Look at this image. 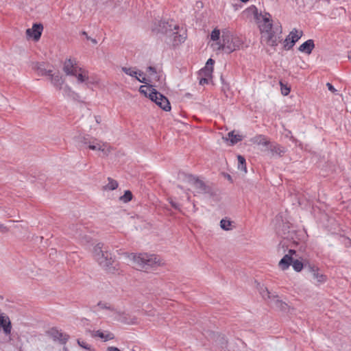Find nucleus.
Segmentation results:
<instances>
[{"instance_id":"42","label":"nucleus","mask_w":351,"mask_h":351,"mask_svg":"<svg viewBox=\"0 0 351 351\" xmlns=\"http://www.w3.org/2000/svg\"><path fill=\"white\" fill-rule=\"evenodd\" d=\"M147 71L150 73L151 75L155 74L156 73V69L153 66H149L147 68Z\"/></svg>"},{"instance_id":"26","label":"nucleus","mask_w":351,"mask_h":351,"mask_svg":"<svg viewBox=\"0 0 351 351\" xmlns=\"http://www.w3.org/2000/svg\"><path fill=\"white\" fill-rule=\"evenodd\" d=\"M108 183L104 186L106 190H114L118 187V183L116 180L108 178Z\"/></svg>"},{"instance_id":"52","label":"nucleus","mask_w":351,"mask_h":351,"mask_svg":"<svg viewBox=\"0 0 351 351\" xmlns=\"http://www.w3.org/2000/svg\"><path fill=\"white\" fill-rule=\"evenodd\" d=\"M193 208H194V209H195V210H196V208H195V204H193Z\"/></svg>"},{"instance_id":"14","label":"nucleus","mask_w":351,"mask_h":351,"mask_svg":"<svg viewBox=\"0 0 351 351\" xmlns=\"http://www.w3.org/2000/svg\"><path fill=\"white\" fill-rule=\"evenodd\" d=\"M215 61L212 58H209L205 66L199 71V75L200 76H205L211 78L213 72V65Z\"/></svg>"},{"instance_id":"22","label":"nucleus","mask_w":351,"mask_h":351,"mask_svg":"<svg viewBox=\"0 0 351 351\" xmlns=\"http://www.w3.org/2000/svg\"><path fill=\"white\" fill-rule=\"evenodd\" d=\"M221 41L223 44L234 43L233 36L228 29H223L221 33Z\"/></svg>"},{"instance_id":"44","label":"nucleus","mask_w":351,"mask_h":351,"mask_svg":"<svg viewBox=\"0 0 351 351\" xmlns=\"http://www.w3.org/2000/svg\"><path fill=\"white\" fill-rule=\"evenodd\" d=\"M87 41H90L91 43H97V42H99V40H97L95 38H89V37H87Z\"/></svg>"},{"instance_id":"45","label":"nucleus","mask_w":351,"mask_h":351,"mask_svg":"<svg viewBox=\"0 0 351 351\" xmlns=\"http://www.w3.org/2000/svg\"><path fill=\"white\" fill-rule=\"evenodd\" d=\"M315 40L313 39H308L304 41L302 44H314Z\"/></svg>"},{"instance_id":"50","label":"nucleus","mask_w":351,"mask_h":351,"mask_svg":"<svg viewBox=\"0 0 351 351\" xmlns=\"http://www.w3.org/2000/svg\"><path fill=\"white\" fill-rule=\"evenodd\" d=\"M242 2H246L248 0H241Z\"/></svg>"},{"instance_id":"43","label":"nucleus","mask_w":351,"mask_h":351,"mask_svg":"<svg viewBox=\"0 0 351 351\" xmlns=\"http://www.w3.org/2000/svg\"><path fill=\"white\" fill-rule=\"evenodd\" d=\"M107 351H120V350L117 347L110 346L108 347Z\"/></svg>"},{"instance_id":"24","label":"nucleus","mask_w":351,"mask_h":351,"mask_svg":"<svg viewBox=\"0 0 351 351\" xmlns=\"http://www.w3.org/2000/svg\"><path fill=\"white\" fill-rule=\"evenodd\" d=\"M260 293L262 295L263 298L267 300L268 302L271 299L272 295L271 293L269 291L266 287H261L260 289Z\"/></svg>"},{"instance_id":"3","label":"nucleus","mask_w":351,"mask_h":351,"mask_svg":"<svg viewBox=\"0 0 351 351\" xmlns=\"http://www.w3.org/2000/svg\"><path fill=\"white\" fill-rule=\"evenodd\" d=\"M128 257L133 261L134 267L139 270L147 271L163 263L162 260L154 254H139L136 255L132 254Z\"/></svg>"},{"instance_id":"12","label":"nucleus","mask_w":351,"mask_h":351,"mask_svg":"<svg viewBox=\"0 0 351 351\" xmlns=\"http://www.w3.org/2000/svg\"><path fill=\"white\" fill-rule=\"evenodd\" d=\"M47 334L55 341H59L62 343H65L69 339V335L62 332L56 328H52L47 330Z\"/></svg>"},{"instance_id":"48","label":"nucleus","mask_w":351,"mask_h":351,"mask_svg":"<svg viewBox=\"0 0 351 351\" xmlns=\"http://www.w3.org/2000/svg\"><path fill=\"white\" fill-rule=\"evenodd\" d=\"M95 119H96L97 123H99L100 122V117H95Z\"/></svg>"},{"instance_id":"25","label":"nucleus","mask_w":351,"mask_h":351,"mask_svg":"<svg viewBox=\"0 0 351 351\" xmlns=\"http://www.w3.org/2000/svg\"><path fill=\"white\" fill-rule=\"evenodd\" d=\"M154 90H156L153 88L152 86H141L139 88V92L143 94L145 96L148 97L149 98V94L152 92H154Z\"/></svg>"},{"instance_id":"49","label":"nucleus","mask_w":351,"mask_h":351,"mask_svg":"<svg viewBox=\"0 0 351 351\" xmlns=\"http://www.w3.org/2000/svg\"><path fill=\"white\" fill-rule=\"evenodd\" d=\"M348 58H349V60H350V61H351V51H350V52L349 53V54H348Z\"/></svg>"},{"instance_id":"27","label":"nucleus","mask_w":351,"mask_h":351,"mask_svg":"<svg viewBox=\"0 0 351 351\" xmlns=\"http://www.w3.org/2000/svg\"><path fill=\"white\" fill-rule=\"evenodd\" d=\"M252 141L254 143H257L258 145H267L269 143L266 138L262 135L255 136Z\"/></svg>"},{"instance_id":"13","label":"nucleus","mask_w":351,"mask_h":351,"mask_svg":"<svg viewBox=\"0 0 351 351\" xmlns=\"http://www.w3.org/2000/svg\"><path fill=\"white\" fill-rule=\"evenodd\" d=\"M0 328H2L5 335H10L12 324L8 316L0 313Z\"/></svg>"},{"instance_id":"17","label":"nucleus","mask_w":351,"mask_h":351,"mask_svg":"<svg viewBox=\"0 0 351 351\" xmlns=\"http://www.w3.org/2000/svg\"><path fill=\"white\" fill-rule=\"evenodd\" d=\"M268 302L273 307L281 311H285L287 308V304L280 300L279 297L276 295H272L271 299Z\"/></svg>"},{"instance_id":"40","label":"nucleus","mask_w":351,"mask_h":351,"mask_svg":"<svg viewBox=\"0 0 351 351\" xmlns=\"http://www.w3.org/2000/svg\"><path fill=\"white\" fill-rule=\"evenodd\" d=\"M326 86L330 91L332 93H335L337 90L334 88V86L329 82L326 84Z\"/></svg>"},{"instance_id":"4","label":"nucleus","mask_w":351,"mask_h":351,"mask_svg":"<svg viewBox=\"0 0 351 351\" xmlns=\"http://www.w3.org/2000/svg\"><path fill=\"white\" fill-rule=\"evenodd\" d=\"M254 16L263 34L262 38L265 37V42H276V40L273 39V36L271 34L272 28L271 15L269 13L258 14L256 10Z\"/></svg>"},{"instance_id":"20","label":"nucleus","mask_w":351,"mask_h":351,"mask_svg":"<svg viewBox=\"0 0 351 351\" xmlns=\"http://www.w3.org/2000/svg\"><path fill=\"white\" fill-rule=\"evenodd\" d=\"M93 337H98L103 339L104 341L114 339V335L109 332H102L101 330L94 331L92 335Z\"/></svg>"},{"instance_id":"6","label":"nucleus","mask_w":351,"mask_h":351,"mask_svg":"<svg viewBox=\"0 0 351 351\" xmlns=\"http://www.w3.org/2000/svg\"><path fill=\"white\" fill-rule=\"evenodd\" d=\"M184 180L195 189V193L199 194L208 193L210 189L202 180L191 174L184 175Z\"/></svg>"},{"instance_id":"39","label":"nucleus","mask_w":351,"mask_h":351,"mask_svg":"<svg viewBox=\"0 0 351 351\" xmlns=\"http://www.w3.org/2000/svg\"><path fill=\"white\" fill-rule=\"evenodd\" d=\"M8 231V229L3 224L0 223V232L2 233H5Z\"/></svg>"},{"instance_id":"10","label":"nucleus","mask_w":351,"mask_h":351,"mask_svg":"<svg viewBox=\"0 0 351 351\" xmlns=\"http://www.w3.org/2000/svg\"><path fill=\"white\" fill-rule=\"evenodd\" d=\"M43 26L40 23H35L32 28L26 30L27 36L33 39V41L38 42L42 34Z\"/></svg>"},{"instance_id":"9","label":"nucleus","mask_w":351,"mask_h":351,"mask_svg":"<svg viewBox=\"0 0 351 351\" xmlns=\"http://www.w3.org/2000/svg\"><path fill=\"white\" fill-rule=\"evenodd\" d=\"M80 69L78 66L75 59L69 58L65 60L63 66L64 72L68 75H73L77 74V71Z\"/></svg>"},{"instance_id":"53","label":"nucleus","mask_w":351,"mask_h":351,"mask_svg":"<svg viewBox=\"0 0 351 351\" xmlns=\"http://www.w3.org/2000/svg\"><path fill=\"white\" fill-rule=\"evenodd\" d=\"M65 88L69 90V87H68V86H66Z\"/></svg>"},{"instance_id":"2","label":"nucleus","mask_w":351,"mask_h":351,"mask_svg":"<svg viewBox=\"0 0 351 351\" xmlns=\"http://www.w3.org/2000/svg\"><path fill=\"white\" fill-rule=\"evenodd\" d=\"M93 256L98 264L108 273L114 274L118 271V265L108 247L104 244L98 243L94 247Z\"/></svg>"},{"instance_id":"7","label":"nucleus","mask_w":351,"mask_h":351,"mask_svg":"<svg viewBox=\"0 0 351 351\" xmlns=\"http://www.w3.org/2000/svg\"><path fill=\"white\" fill-rule=\"evenodd\" d=\"M83 142L88 145L90 149L100 151L104 156H108L111 152V147L108 143L96 138H93L92 141H87L86 138H84Z\"/></svg>"},{"instance_id":"16","label":"nucleus","mask_w":351,"mask_h":351,"mask_svg":"<svg viewBox=\"0 0 351 351\" xmlns=\"http://www.w3.org/2000/svg\"><path fill=\"white\" fill-rule=\"evenodd\" d=\"M302 36V32L298 29H293L285 39L286 44H295Z\"/></svg>"},{"instance_id":"21","label":"nucleus","mask_w":351,"mask_h":351,"mask_svg":"<svg viewBox=\"0 0 351 351\" xmlns=\"http://www.w3.org/2000/svg\"><path fill=\"white\" fill-rule=\"evenodd\" d=\"M237 49V48L236 47V45H217V48L215 50L217 53L221 52L230 53Z\"/></svg>"},{"instance_id":"37","label":"nucleus","mask_w":351,"mask_h":351,"mask_svg":"<svg viewBox=\"0 0 351 351\" xmlns=\"http://www.w3.org/2000/svg\"><path fill=\"white\" fill-rule=\"evenodd\" d=\"M280 86H281L282 94L285 96L287 95L290 92V88L287 86H284V85L282 82H280Z\"/></svg>"},{"instance_id":"47","label":"nucleus","mask_w":351,"mask_h":351,"mask_svg":"<svg viewBox=\"0 0 351 351\" xmlns=\"http://www.w3.org/2000/svg\"><path fill=\"white\" fill-rule=\"evenodd\" d=\"M292 47H293V45H285V49L287 51L290 50L292 48Z\"/></svg>"},{"instance_id":"41","label":"nucleus","mask_w":351,"mask_h":351,"mask_svg":"<svg viewBox=\"0 0 351 351\" xmlns=\"http://www.w3.org/2000/svg\"><path fill=\"white\" fill-rule=\"evenodd\" d=\"M171 205L176 209H180V205L176 202H174L173 200L169 201Z\"/></svg>"},{"instance_id":"19","label":"nucleus","mask_w":351,"mask_h":351,"mask_svg":"<svg viewBox=\"0 0 351 351\" xmlns=\"http://www.w3.org/2000/svg\"><path fill=\"white\" fill-rule=\"evenodd\" d=\"M49 79L51 80V84L57 88L61 89L62 86L64 84V80L62 76H60L58 73L52 74L51 73L49 75Z\"/></svg>"},{"instance_id":"51","label":"nucleus","mask_w":351,"mask_h":351,"mask_svg":"<svg viewBox=\"0 0 351 351\" xmlns=\"http://www.w3.org/2000/svg\"><path fill=\"white\" fill-rule=\"evenodd\" d=\"M187 199H188L189 201L190 200V196H189V195H188V197H187Z\"/></svg>"},{"instance_id":"46","label":"nucleus","mask_w":351,"mask_h":351,"mask_svg":"<svg viewBox=\"0 0 351 351\" xmlns=\"http://www.w3.org/2000/svg\"><path fill=\"white\" fill-rule=\"evenodd\" d=\"M145 315H147V316H154V312H153L152 311H145Z\"/></svg>"},{"instance_id":"5","label":"nucleus","mask_w":351,"mask_h":351,"mask_svg":"<svg viewBox=\"0 0 351 351\" xmlns=\"http://www.w3.org/2000/svg\"><path fill=\"white\" fill-rule=\"evenodd\" d=\"M295 254V250H289L288 254H285L280 261L278 266L282 270H286L291 265H292L293 269L297 272L302 271L304 267H305L306 265H304L300 261H293V255Z\"/></svg>"},{"instance_id":"8","label":"nucleus","mask_w":351,"mask_h":351,"mask_svg":"<svg viewBox=\"0 0 351 351\" xmlns=\"http://www.w3.org/2000/svg\"><path fill=\"white\" fill-rule=\"evenodd\" d=\"M149 99L154 101L159 107L165 111L171 110L170 103L168 99L156 90L149 94Z\"/></svg>"},{"instance_id":"36","label":"nucleus","mask_w":351,"mask_h":351,"mask_svg":"<svg viewBox=\"0 0 351 351\" xmlns=\"http://www.w3.org/2000/svg\"><path fill=\"white\" fill-rule=\"evenodd\" d=\"M77 341L78 345L80 347H82V348H84L86 350H90L91 346L88 343H86V341L80 340V339H77Z\"/></svg>"},{"instance_id":"23","label":"nucleus","mask_w":351,"mask_h":351,"mask_svg":"<svg viewBox=\"0 0 351 351\" xmlns=\"http://www.w3.org/2000/svg\"><path fill=\"white\" fill-rule=\"evenodd\" d=\"M226 141L230 140L231 145H234L242 140L241 136L234 134V132H230L228 134V136L224 138Z\"/></svg>"},{"instance_id":"18","label":"nucleus","mask_w":351,"mask_h":351,"mask_svg":"<svg viewBox=\"0 0 351 351\" xmlns=\"http://www.w3.org/2000/svg\"><path fill=\"white\" fill-rule=\"evenodd\" d=\"M121 70L127 75H130V76H132V77H136V78L140 82H142V83H145V84H147V80L145 77H143L142 79H141L140 77H136V75L138 74L139 76H141L142 75V73H138L136 71L134 70L131 67H125V66H123L121 68Z\"/></svg>"},{"instance_id":"1","label":"nucleus","mask_w":351,"mask_h":351,"mask_svg":"<svg viewBox=\"0 0 351 351\" xmlns=\"http://www.w3.org/2000/svg\"><path fill=\"white\" fill-rule=\"evenodd\" d=\"M152 32L160 42L182 43L186 39V31L180 28L172 20L158 21L154 23Z\"/></svg>"},{"instance_id":"11","label":"nucleus","mask_w":351,"mask_h":351,"mask_svg":"<svg viewBox=\"0 0 351 351\" xmlns=\"http://www.w3.org/2000/svg\"><path fill=\"white\" fill-rule=\"evenodd\" d=\"M305 268L312 274L314 279L316 280L317 283L322 284L326 281L327 277L325 275L319 273V268L315 265L308 264V265H305Z\"/></svg>"},{"instance_id":"32","label":"nucleus","mask_w":351,"mask_h":351,"mask_svg":"<svg viewBox=\"0 0 351 351\" xmlns=\"http://www.w3.org/2000/svg\"><path fill=\"white\" fill-rule=\"evenodd\" d=\"M132 198V194L130 191H125L123 195L120 197V200L123 202L127 203Z\"/></svg>"},{"instance_id":"38","label":"nucleus","mask_w":351,"mask_h":351,"mask_svg":"<svg viewBox=\"0 0 351 351\" xmlns=\"http://www.w3.org/2000/svg\"><path fill=\"white\" fill-rule=\"evenodd\" d=\"M209 79H210V77H205V76H201V78L199 80V84L201 85H204L205 84H208Z\"/></svg>"},{"instance_id":"28","label":"nucleus","mask_w":351,"mask_h":351,"mask_svg":"<svg viewBox=\"0 0 351 351\" xmlns=\"http://www.w3.org/2000/svg\"><path fill=\"white\" fill-rule=\"evenodd\" d=\"M238 168L243 170L245 173H247V168L245 165V159L243 156L239 155L238 157Z\"/></svg>"},{"instance_id":"31","label":"nucleus","mask_w":351,"mask_h":351,"mask_svg":"<svg viewBox=\"0 0 351 351\" xmlns=\"http://www.w3.org/2000/svg\"><path fill=\"white\" fill-rule=\"evenodd\" d=\"M271 152L272 153V155H278L280 156L282 153L285 152V149L282 147L280 145H274L272 147H271Z\"/></svg>"},{"instance_id":"30","label":"nucleus","mask_w":351,"mask_h":351,"mask_svg":"<svg viewBox=\"0 0 351 351\" xmlns=\"http://www.w3.org/2000/svg\"><path fill=\"white\" fill-rule=\"evenodd\" d=\"M315 45H300L298 50L302 53L310 54L313 51Z\"/></svg>"},{"instance_id":"35","label":"nucleus","mask_w":351,"mask_h":351,"mask_svg":"<svg viewBox=\"0 0 351 351\" xmlns=\"http://www.w3.org/2000/svg\"><path fill=\"white\" fill-rule=\"evenodd\" d=\"M124 320L123 321L124 323L127 324H138V319L136 317H130L128 319L127 317H124Z\"/></svg>"},{"instance_id":"33","label":"nucleus","mask_w":351,"mask_h":351,"mask_svg":"<svg viewBox=\"0 0 351 351\" xmlns=\"http://www.w3.org/2000/svg\"><path fill=\"white\" fill-rule=\"evenodd\" d=\"M220 30L217 28H215L213 30L210 34V39L213 41H217L220 38Z\"/></svg>"},{"instance_id":"15","label":"nucleus","mask_w":351,"mask_h":351,"mask_svg":"<svg viewBox=\"0 0 351 351\" xmlns=\"http://www.w3.org/2000/svg\"><path fill=\"white\" fill-rule=\"evenodd\" d=\"M73 76H75L77 77V82L79 83L84 82L86 84H88L90 83L93 84L95 82L93 80H90L89 77L88 76L87 72L81 68L78 70V71H77V74H74Z\"/></svg>"},{"instance_id":"34","label":"nucleus","mask_w":351,"mask_h":351,"mask_svg":"<svg viewBox=\"0 0 351 351\" xmlns=\"http://www.w3.org/2000/svg\"><path fill=\"white\" fill-rule=\"evenodd\" d=\"M37 69L39 75H47L49 77L51 73V70L43 68V65H40Z\"/></svg>"},{"instance_id":"29","label":"nucleus","mask_w":351,"mask_h":351,"mask_svg":"<svg viewBox=\"0 0 351 351\" xmlns=\"http://www.w3.org/2000/svg\"><path fill=\"white\" fill-rule=\"evenodd\" d=\"M220 227L224 230H230L232 229V221L223 219L220 221Z\"/></svg>"}]
</instances>
